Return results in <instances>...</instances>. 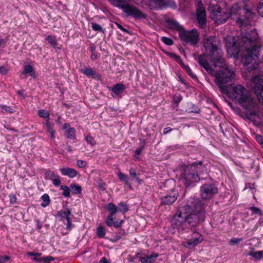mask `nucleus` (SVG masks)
<instances>
[{"instance_id":"f3484780","label":"nucleus","mask_w":263,"mask_h":263,"mask_svg":"<svg viewBox=\"0 0 263 263\" xmlns=\"http://www.w3.org/2000/svg\"><path fill=\"white\" fill-rule=\"evenodd\" d=\"M71 215V212L67 209L66 210H62L59 212V216L64 220H67V229L69 231L71 229L72 223L71 218L70 215Z\"/></svg>"},{"instance_id":"774afa93","label":"nucleus","mask_w":263,"mask_h":263,"mask_svg":"<svg viewBox=\"0 0 263 263\" xmlns=\"http://www.w3.org/2000/svg\"><path fill=\"white\" fill-rule=\"evenodd\" d=\"M47 130H48L49 133H50V132H52V130H53V128H52V127H51V125L47 128Z\"/></svg>"},{"instance_id":"338daca9","label":"nucleus","mask_w":263,"mask_h":263,"mask_svg":"<svg viewBox=\"0 0 263 263\" xmlns=\"http://www.w3.org/2000/svg\"><path fill=\"white\" fill-rule=\"evenodd\" d=\"M54 133H55V131L54 130L49 133L50 134L51 137L52 138H53L54 137Z\"/></svg>"},{"instance_id":"412c9836","label":"nucleus","mask_w":263,"mask_h":263,"mask_svg":"<svg viewBox=\"0 0 263 263\" xmlns=\"http://www.w3.org/2000/svg\"><path fill=\"white\" fill-rule=\"evenodd\" d=\"M125 89V86L122 83H118L113 86L111 90L115 96H118L119 94L123 92Z\"/></svg>"},{"instance_id":"6e6552de","label":"nucleus","mask_w":263,"mask_h":263,"mask_svg":"<svg viewBox=\"0 0 263 263\" xmlns=\"http://www.w3.org/2000/svg\"><path fill=\"white\" fill-rule=\"evenodd\" d=\"M247 118L256 126H260L262 123L263 115L258 110L255 100L253 99L245 109Z\"/></svg>"},{"instance_id":"a19ab883","label":"nucleus","mask_w":263,"mask_h":263,"mask_svg":"<svg viewBox=\"0 0 263 263\" xmlns=\"http://www.w3.org/2000/svg\"><path fill=\"white\" fill-rule=\"evenodd\" d=\"M167 54L170 57L173 58L174 59H175L177 62L180 63V64H181L182 61H181L180 57H179V56L175 54V53H168Z\"/></svg>"},{"instance_id":"20e7f679","label":"nucleus","mask_w":263,"mask_h":263,"mask_svg":"<svg viewBox=\"0 0 263 263\" xmlns=\"http://www.w3.org/2000/svg\"><path fill=\"white\" fill-rule=\"evenodd\" d=\"M224 93H227L231 99L240 105L244 109L253 100L247 89L240 84H232Z\"/></svg>"},{"instance_id":"5fc2aeb1","label":"nucleus","mask_w":263,"mask_h":263,"mask_svg":"<svg viewBox=\"0 0 263 263\" xmlns=\"http://www.w3.org/2000/svg\"><path fill=\"white\" fill-rule=\"evenodd\" d=\"M16 198L15 195H12L10 196V202L12 204L16 202Z\"/></svg>"},{"instance_id":"4be33fe9","label":"nucleus","mask_w":263,"mask_h":263,"mask_svg":"<svg viewBox=\"0 0 263 263\" xmlns=\"http://www.w3.org/2000/svg\"><path fill=\"white\" fill-rule=\"evenodd\" d=\"M167 24L170 28L177 30L180 32V30H183V27L176 21L170 20L167 21Z\"/></svg>"},{"instance_id":"37998d69","label":"nucleus","mask_w":263,"mask_h":263,"mask_svg":"<svg viewBox=\"0 0 263 263\" xmlns=\"http://www.w3.org/2000/svg\"><path fill=\"white\" fill-rule=\"evenodd\" d=\"M242 240H243V239L241 238H233L230 239V244L231 246H233V245L238 243L240 242V241H242Z\"/></svg>"},{"instance_id":"4d7b16f0","label":"nucleus","mask_w":263,"mask_h":263,"mask_svg":"<svg viewBox=\"0 0 263 263\" xmlns=\"http://www.w3.org/2000/svg\"><path fill=\"white\" fill-rule=\"evenodd\" d=\"M172 130V128L171 127H166L164 128L163 133L164 134H167Z\"/></svg>"},{"instance_id":"2eb2a0df","label":"nucleus","mask_w":263,"mask_h":263,"mask_svg":"<svg viewBox=\"0 0 263 263\" xmlns=\"http://www.w3.org/2000/svg\"><path fill=\"white\" fill-rule=\"evenodd\" d=\"M104 208L110 212V214L106 218V225L111 227L112 226V219L114 215L118 211V209L114 203L110 202L105 205Z\"/></svg>"},{"instance_id":"1a4fd4ad","label":"nucleus","mask_w":263,"mask_h":263,"mask_svg":"<svg viewBox=\"0 0 263 263\" xmlns=\"http://www.w3.org/2000/svg\"><path fill=\"white\" fill-rule=\"evenodd\" d=\"M125 0H109V2L114 5L122 9L123 12L126 13L128 15H131L137 18H145L146 15L142 12L138 10L132 5L129 4H121L120 3H123Z\"/></svg>"},{"instance_id":"5701e85b","label":"nucleus","mask_w":263,"mask_h":263,"mask_svg":"<svg viewBox=\"0 0 263 263\" xmlns=\"http://www.w3.org/2000/svg\"><path fill=\"white\" fill-rule=\"evenodd\" d=\"M158 257L157 254L154 253V254L149 255L146 256L144 257H141L139 260L142 263H152L154 261V259L156 258V257Z\"/></svg>"},{"instance_id":"9b49d317","label":"nucleus","mask_w":263,"mask_h":263,"mask_svg":"<svg viewBox=\"0 0 263 263\" xmlns=\"http://www.w3.org/2000/svg\"><path fill=\"white\" fill-rule=\"evenodd\" d=\"M218 189L213 184H204L200 186V197L203 199H209L217 194Z\"/></svg>"},{"instance_id":"de8ad7c7","label":"nucleus","mask_w":263,"mask_h":263,"mask_svg":"<svg viewBox=\"0 0 263 263\" xmlns=\"http://www.w3.org/2000/svg\"><path fill=\"white\" fill-rule=\"evenodd\" d=\"M10 259V257L6 255L0 256V263H5Z\"/></svg>"},{"instance_id":"3c124183","label":"nucleus","mask_w":263,"mask_h":263,"mask_svg":"<svg viewBox=\"0 0 263 263\" xmlns=\"http://www.w3.org/2000/svg\"><path fill=\"white\" fill-rule=\"evenodd\" d=\"M130 175L132 177H136L137 176V173L134 168H130L129 170Z\"/></svg>"},{"instance_id":"473e14b6","label":"nucleus","mask_w":263,"mask_h":263,"mask_svg":"<svg viewBox=\"0 0 263 263\" xmlns=\"http://www.w3.org/2000/svg\"><path fill=\"white\" fill-rule=\"evenodd\" d=\"M118 211L125 213L128 211V207L127 204L123 202H121L118 204Z\"/></svg>"},{"instance_id":"39448f33","label":"nucleus","mask_w":263,"mask_h":263,"mask_svg":"<svg viewBox=\"0 0 263 263\" xmlns=\"http://www.w3.org/2000/svg\"><path fill=\"white\" fill-rule=\"evenodd\" d=\"M207 168L203 166L202 163H193L186 166L181 176V180L183 183L188 186L200 179V175L207 173ZM203 179V178H201Z\"/></svg>"},{"instance_id":"c03bdc74","label":"nucleus","mask_w":263,"mask_h":263,"mask_svg":"<svg viewBox=\"0 0 263 263\" xmlns=\"http://www.w3.org/2000/svg\"><path fill=\"white\" fill-rule=\"evenodd\" d=\"M77 165L79 167H84L86 166L87 162L83 160H78L76 162Z\"/></svg>"},{"instance_id":"e433bc0d","label":"nucleus","mask_w":263,"mask_h":263,"mask_svg":"<svg viewBox=\"0 0 263 263\" xmlns=\"http://www.w3.org/2000/svg\"><path fill=\"white\" fill-rule=\"evenodd\" d=\"M257 11L260 16L263 17V0H260L257 6Z\"/></svg>"},{"instance_id":"72a5a7b5","label":"nucleus","mask_w":263,"mask_h":263,"mask_svg":"<svg viewBox=\"0 0 263 263\" xmlns=\"http://www.w3.org/2000/svg\"><path fill=\"white\" fill-rule=\"evenodd\" d=\"M75 132L76 130L74 128H68L67 137L68 138H70L71 139H73V138H75Z\"/></svg>"},{"instance_id":"bb28decb","label":"nucleus","mask_w":263,"mask_h":263,"mask_svg":"<svg viewBox=\"0 0 263 263\" xmlns=\"http://www.w3.org/2000/svg\"><path fill=\"white\" fill-rule=\"evenodd\" d=\"M96 234L99 237L103 238L106 234V231L102 226H99L97 229Z\"/></svg>"},{"instance_id":"680f3d73","label":"nucleus","mask_w":263,"mask_h":263,"mask_svg":"<svg viewBox=\"0 0 263 263\" xmlns=\"http://www.w3.org/2000/svg\"><path fill=\"white\" fill-rule=\"evenodd\" d=\"M45 125L47 127V128H48L49 126H50V121H49V119H47L46 122H45Z\"/></svg>"},{"instance_id":"c9c22d12","label":"nucleus","mask_w":263,"mask_h":263,"mask_svg":"<svg viewBox=\"0 0 263 263\" xmlns=\"http://www.w3.org/2000/svg\"><path fill=\"white\" fill-rule=\"evenodd\" d=\"M33 72V68L30 65H25L23 74H29Z\"/></svg>"},{"instance_id":"69168bd1","label":"nucleus","mask_w":263,"mask_h":263,"mask_svg":"<svg viewBox=\"0 0 263 263\" xmlns=\"http://www.w3.org/2000/svg\"><path fill=\"white\" fill-rule=\"evenodd\" d=\"M69 127V124L68 123H65L63 126L64 129L68 128Z\"/></svg>"},{"instance_id":"4468645a","label":"nucleus","mask_w":263,"mask_h":263,"mask_svg":"<svg viewBox=\"0 0 263 263\" xmlns=\"http://www.w3.org/2000/svg\"><path fill=\"white\" fill-rule=\"evenodd\" d=\"M203 237L201 234L197 232H194L192 237L183 241L182 245L184 247L187 248H192L197 245L201 243L203 241Z\"/></svg>"},{"instance_id":"f257e3e1","label":"nucleus","mask_w":263,"mask_h":263,"mask_svg":"<svg viewBox=\"0 0 263 263\" xmlns=\"http://www.w3.org/2000/svg\"><path fill=\"white\" fill-rule=\"evenodd\" d=\"M219 42L215 36H209L203 41L204 53L198 56L197 62L209 74L215 76V81L224 92L228 87L224 84L231 82L235 78L233 69L224 65L222 52L218 48Z\"/></svg>"},{"instance_id":"4c0bfd02","label":"nucleus","mask_w":263,"mask_h":263,"mask_svg":"<svg viewBox=\"0 0 263 263\" xmlns=\"http://www.w3.org/2000/svg\"><path fill=\"white\" fill-rule=\"evenodd\" d=\"M161 40L162 42L165 43L166 45H172L174 44L173 40L168 37H162Z\"/></svg>"},{"instance_id":"b1692460","label":"nucleus","mask_w":263,"mask_h":263,"mask_svg":"<svg viewBox=\"0 0 263 263\" xmlns=\"http://www.w3.org/2000/svg\"><path fill=\"white\" fill-rule=\"evenodd\" d=\"M70 188L73 194H79L81 193L82 188L80 185L71 184L70 185Z\"/></svg>"},{"instance_id":"a878e982","label":"nucleus","mask_w":263,"mask_h":263,"mask_svg":"<svg viewBox=\"0 0 263 263\" xmlns=\"http://www.w3.org/2000/svg\"><path fill=\"white\" fill-rule=\"evenodd\" d=\"M249 255L253 257L256 260H259L263 257V251H258L254 252H252L249 254Z\"/></svg>"},{"instance_id":"f03ea898","label":"nucleus","mask_w":263,"mask_h":263,"mask_svg":"<svg viewBox=\"0 0 263 263\" xmlns=\"http://www.w3.org/2000/svg\"><path fill=\"white\" fill-rule=\"evenodd\" d=\"M238 37L228 36L224 39L226 47L230 57L238 55L240 48L241 61L244 66L253 69L256 68L257 61L263 60V49L260 48V40L256 30L242 33L241 44L237 43Z\"/></svg>"},{"instance_id":"0eeeda50","label":"nucleus","mask_w":263,"mask_h":263,"mask_svg":"<svg viewBox=\"0 0 263 263\" xmlns=\"http://www.w3.org/2000/svg\"><path fill=\"white\" fill-rule=\"evenodd\" d=\"M193 202H187L184 206L179 208L175 215L172 220V224L179 231L187 229L186 223V210L192 206Z\"/></svg>"},{"instance_id":"a18cd8bd","label":"nucleus","mask_w":263,"mask_h":263,"mask_svg":"<svg viewBox=\"0 0 263 263\" xmlns=\"http://www.w3.org/2000/svg\"><path fill=\"white\" fill-rule=\"evenodd\" d=\"M123 222V220H121L120 221H116L115 222H114V221L112 220V225L114 228H120V227L122 226Z\"/></svg>"},{"instance_id":"6ab92c4d","label":"nucleus","mask_w":263,"mask_h":263,"mask_svg":"<svg viewBox=\"0 0 263 263\" xmlns=\"http://www.w3.org/2000/svg\"><path fill=\"white\" fill-rule=\"evenodd\" d=\"M167 4V0H149L147 3L151 9L162 8Z\"/></svg>"},{"instance_id":"052dcab7","label":"nucleus","mask_w":263,"mask_h":263,"mask_svg":"<svg viewBox=\"0 0 263 263\" xmlns=\"http://www.w3.org/2000/svg\"><path fill=\"white\" fill-rule=\"evenodd\" d=\"M142 149V148H138L136 150L135 153L136 155H139L141 153Z\"/></svg>"},{"instance_id":"f8f14e48","label":"nucleus","mask_w":263,"mask_h":263,"mask_svg":"<svg viewBox=\"0 0 263 263\" xmlns=\"http://www.w3.org/2000/svg\"><path fill=\"white\" fill-rule=\"evenodd\" d=\"M252 84L259 102L263 104V79L255 76L252 79Z\"/></svg>"},{"instance_id":"423d86ee","label":"nucleus","mask_w":263,"mask_h":263,"mask_svg":"<svg viewBox=\"0 0 263 263\" xmlns=\"http://www.w3.org/2000/svg\"><path fill=\"white\" fill-rule=\"evenodd\" d=\"M187 202H193L192 206L186 210L187 229L196 226L200 219L203 220V214L201 212V203L196 199L191 198Z\"/></svg>"},{"instance_id":"f704fd0d","label":"nucleus","mask_w":263,"mask_h":263,"mask_svg":"<svg viewBox=\"0 0 263 263\" xmlns=\"http://www.w3.org/2000/svg\"><path fill=\"white\" fill-rule=\"evenodd\" d=\"M118 178L120 180L124 181L127 184L128 182V177L127 175L124 174L122 172H119L118 174Z\"/></svg>"},{"instance_id":"603ef678","label":"nucleus","mask_w":263,"mask_h":263,"mask_svg":"<svg viewBox=\"0 0 263 263\" xmlns=\"http://www.w3.org/2000/svg\"><path fill=\"white\" fill-rule=\"evenodd\" d=\"M27 255L28 256H40V253H34L32 252H28L27 253Z\"/></svg>"},{"instance_id":"dca6fc26","label":"nucleus","mask_w":263,"mask_h":263,"mask_svg":"<svg viewBox=\"0 0 263 263\" xmlns=\"http://www.w3.org/2000/svg\"><path fill=\"white\" fill-rule=\"evenodd\" d=\"M177 191L174 189L171 190V192L163 195L161 198V202L164 204H171L174 203L177 198Z\"/></svg>"},{"instance_id":"9d476101","label":"nucleus","mask_w":263,"mask_h":263,"mask_svg":"<svg viewBox=\"0 0 263 263\" xmlns=\"http://www.w3.org/2000/svg\"><path fill=\"white\" fill-rule=\"evenodd\" d=\"M179 36L183 42L191 45H196L199 41V34L196 29L186 31L184 29L179 32Z\"/></svg>"},{"instance_id":"09e8293b","label":"nucleus","mask_w":263,"mask_h":263,"mask_svg":"<svg viewBox=\"0 0 263 263\" xmlns=\"http://www.w3.org/2000/svg\"><path fill=\"white\" fill-rule=\"evenodd\" d=\"M256 140L263 147V137L260 135H256Z\"/></svg>"},{"instance_id":"ddd939ff","label":"nucleus","mask_w":263,"mask_h":263,"mask_svg":"<svg viewBox=\"0 0 263 263\" xmlns=\"http://www.w3.org/2000/svg\"><path fill=\"white\" fill-rule=\"evenodd\" d=\"M196 15L199 26L201 28H204L206 22V14L205 8L201 1L198 2Z\"/></svg>"},{"instance_id":"49530a36","label":"nucleus","mask_w":263,"mask_h":263,"mask_svg":"<svg viewBox=\"0 0 263 263\" xmlns=\"http://www.w3.org/2000/svg\"><path fill=\"white\" fill-rule=\"evenodd\" d=\"M250 209L254 214L261 215V211L258 208L252 206L250 208Z\"/></svg>"},{"instance_id":"c756f323","label":"nucleus","mask_w":263,"mask_h":263,"mask_svg":"<svg viewBox=\"0 0 263 263\" xmlns=\"http://www.w3.org/2000/svg\"><path fill=\"white\" fill-rule=\"evenodd\" d=\"M38 114L41 118L44 119H49V113L48 111L45 110V109L39 110Z\"/></svg>"},{"instance_id":"8fccbe9b","label":"nucleus","mask_w":263,"mask_h":263,"mask_svg":"<svg viewBox=\"0 0 263 263\" xmlns=\"http://www.w3.org/2000/svg\"><path fill=\"white\" fill-rule=\"evenodd\" d=\"M8 69L6 68V66H0V73L2 74H6L8 73Z\"/></svg>"},{"instance_id":"2f4dec72","label":"nucleus","mask_w":263,"mask_h":263,"mask_svg":"<svg viewBox=\"0 0 263 263\" xmlns=\"http://www.w3.org/2000/svg\"><path fill=\"white\" fill-rule=\"evenodd\" d=\"M91 28L93 30L104 32L105 30L99 24L91 22Z\"/></svg>"},{"instance_id":"13d9d810","label":"nucleus","mask_w":263,"mask_h":263,"mask_svg":"<svg viewBox=\"0 0 263 263\" xmlns=\"http://www.w3.org/2000/svg\"><path fill=\"white\" fill-rule=\"evenodd\" d=\"M100 263H110L108 260L106 259L105 257H103V258L100 260Z\"/></svg>"},{"instance_id":"7ed1b4c3","label":"nucleus","mask_w":263,"mask_h":263,"mask_svg":"<svg viewBox=\"0 0 263 263\" xmlns=\"http://www.w3.org/2000/svg\"><path fill=\"white\" fill-rule=\"evenodd\" d=\"M209 8L211 11V16L217 25L224 23L231 15L243 13L245 16L239 17L237 21V23L241 27V29L249 24V18L252 15V13L249 9L246 8L238 7L237 5L232 7L230 11L226 9H221L214 4H210Z\"/></svg>"},{"instance_id":"7c9ffc66","label":"nucleus","mask_w":263,"mask_h":263,"mask_svg":"<svg viewBox=\"0 0 263 263\" xmlns=\"http://www.w3.org/2000/svg\"><path fill=\"white\" fill-rule=\"evenodd\" d=\"M41 198L42 199L43 201H44V203H42L41 205L43 207H46L48 205L49 202H50V199L49 197L47 194H44L42 195Z\"/></svg>"},{"instance_id":"ea45409f","label":"nucleus","mask_w":263,"mask_h":263,"mask_svg":"<svg viewBox=\"0 0 263 263\" xmlns=\"http://www.w3.org/2000/svg\"><path fill=\"white\" fill-rule=\"evenodd\" d=\"M181 65L183 66V67L184 68L185 70L187 72V73L191 76L193 78H194L195 76L193 74V73L192 72V70L190 68V66L188 65H185L184 64H183L182 62L181 63Z\"/></svg>"},{"instance_id":"aec40b11","label":"nucleus","mask_w":263,"mask_h":263,"mask_svg":"<svg viewBox=\"0 0 263 263\" xmlns=\"http://www.w3.org/2000/svg\"><path fill=\"white\" fill-rule=\"evenodd\" d=\"M60 172L63 175L67 176L70 178L74 177L77 175V172L75 170L74 168H61Z\"/></svg>"},{"instance_id":"79ce46f5","label":"nucleus","mask_w":263,"mask_h":263,"mask_svg":"<svg viewBox=\"0 0 263 263\" xmlns=\"http://www.w3.org/2000/svg\"><path fill=\"white\" fill-rule=\"evenodd\" d=\"M3 111H4V113L12 114L14 111V110L13 108H11V107H10V106H6V105H3Z\"/></svg>"},{"instance_id":"0e129e2a","label":"nucleus","mask_w":263,"mask_h":263,"mask_svg":"<svg viewBox=\"0 0 263 263\" xmlns=\"http://www.w3.org/2000/svg\"><path fill=\"white\" fill-rule=\"evenodd\" d=\"M37 257L38 256H34L33 260L36 261H40L41 260H42V259H39V258H37Z\"/></svg>"},{"instance_id":"393cba45","label":"nucleus","mask_w":263,"mask_h":263,"mask_svg":"<svg viewBox=\"0 0 263 263\" xmlns=\"http://www.w3.org/2000/svg\"><path fill=\"white\" fill-rule=\"evenodd\" d=\"M81 71L83 74L87 76H92L93 78H97L98 76L95 71L90 68H85L81 70Z\"/></svg>"},{"instance_id":"a211bd4d","label":"nucleus","mask_w":263,"mask_h":263,"mask_svg":"<svg viewBox=\"0 0 263 263\" xmlns=\"http://www.w3.org/2000/svg\"><path fill=\"white\" fill-rule=\"evenodd\" d=\"M45 176L46 179H50L52 181L53 184L58 186L61 184L60 176L55 174V173L48 171L45 173Z\"/></svg>"},{"instance_id":"bf43d9fd","label":"nucleus","mask_w":263,"mask_h":263,"mask_svg":"<svg viewBox=\"0 0 263 263\" xmlns=\"http://www.w3.org/2000/svg\"><path fill=\"white\" fill-rule=\"evenodd\" d=\"M98 187H99V189H100L102 190H105V188L104 187V184L103 183H99Z\"/></svg>"},{"instance_id":"58836bf2","label":"nucleus","mask_w":263,"mask_h":263,"mask_svg":"<svg viewBox=\"0 0 263 263\" xmlns=\"http://www.w3.org/2000/svg\"><path fill=\"white\" fill-rule=\"evenodd\" d=\"M85 140L87 144L94 145L96 144L95 140L91 136H88L86 137Z\"/></svg>"},{"instance_id":"6e6d98bb","label":"nucleus","mask_w":263,"mask_h":263,"mask_svg":"<svg viewBox=\"0 0 263 263\" xmlns=\"http://www.w3.org/2000/svg\"><path fill=\"white\" fill-rule=\"evenodd\" d=\"M44 261L48 262V261H52L54 260V258L52 256H47L42 259Z\"/></svg>"},{"instance_id":"864d4df0","label":"nucleus","mask_w":263,"mask_h":263,"mask_svg":"<svg viewBox=\"0 0 263 263\" xmlns=\"http://www.w3.org/2000/svg\"><path fill=\"white\" fill-rule=\"evenodd\" d=\"M25 91L24 89H20V90L17 91V93L18 96L22 97L23 98H25V95L24 94Z\"/></svg>"},{"instance_id":"cd10ccee","label":"nucleus","mask_w":263,"mask_h":263,"mask_svg":"<svg viewBox=\"0 0 263 263\" xmlns=\"http://www.w3.org/2000/svg\"><path fill=\"white\" fill-rule=\"evenodd\" d=\"M60 189L64 191L62 194L64 197H70V191H71L70 187H68L67 185H62L60 186Z\"/></svg>"},{"instance_id":"c85d7f7f","label":"nucleus","mask_w":263,"mask_h":263,"mask_svg":"<svg viewBox=\"0 0 263 263\" xmlns=\"http://www.w3.org/2000/svg\"><path fill=\"white\" fill-rule=\"evenodd\" d=\"M46 39L49 43V44L52 46V47L55 48L57 45V43L56 41V39L54 36L51 35H48L47 36Z\"/></svg>"},{"instance_id":"e2e57ef3","label":"nucleus","mask_w":263,"mask_h":263,"mask_svg":"<svg viewBox=\"0 0 263 263\" xmlns=\"http://www.w3.org/2000/svg\"><path fill=\"white\" fill-rule=\"evenodd\" d=\"M91 58V60H94L96 59V58H97V55H96V54L95 53L92 52Z\"/></svg>"}]
</instances>
